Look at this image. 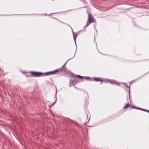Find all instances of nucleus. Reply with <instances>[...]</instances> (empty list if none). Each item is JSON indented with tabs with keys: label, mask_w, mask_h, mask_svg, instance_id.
<instances>
[{
	"label": "nucleus",
	"mask_w": 149,
	"mask_h": 149,
	"mask_svg": "<svg viewBox=\"0 0 149 149\" xmlns=\"http://www.w3.org/2000/svg\"><path fill=\"white\" fill-rule=\"evenodd\" d=\"M85 103L86 104H88V101H87L86 100H85Z\"/></svg>",
	"instance_id": "nucleus-21"
},
{
	"label": "nucleus",
	"mask_w": 149,
	"mask_h": 149,
	"mask_svg": "<svg viewBox=\"0 0 149 149\" xmlns=\"http://www.w3.org/2000/svg\"><path fill=\"white\" fill-rule=\"evenodd\" d=\"M93 80L95 81H100L101 82L100 84H102L103 81L102 79H100L98 78L95 77H94L93 78Z\"/></svg>",
	"instance_id": "nucleus-6"
},
{
	"label": "nucleus",
	"mask_w": 149,
	"mask_h": 149,
	"mask_svg": "<svg viewBox=\"0 0 149 149\" xmlns=\"http://www.w3.org/2000/svg\"><path fill=\"white\" fill-rule=\"evenodd\" d=\"M74 86V88H77V87H75Z\"/></svg>",
	"instance_id": "nucleus-27"
},
{
	"label": "nucleus",
	"mask_w": 149,
	"mask_h": 149,
	"mask_svg": "<svg viewBox=\"0 0 149 149\" xmlns=\"http://www.w3.org/2000/svg\"><path fill=\"white\" fill-rule=\"evenodd\" d=\"M91 15L90 13H89L88 14V19L87 21L89 22H90V23L93 22V19H92L91 17Z\"/></svg>",
	"instance_id": "nucleus-4"
},
{
	"label": "nucleus",
	"mask_w": 149,
	"mask_h": 149,
	"mask_svg": "<svg viewBox=\"0 0 149 149\" xmlns=\"http://www.w3.org/2000/svg\"><path fill=\"white\" fill-rule=\"evenodd\" d=\"M95 30H96V31H97V29H95Z\"/></svg>",
	"instance_id": "nucleus-29"
},
{
	"label": "nucleus",
	"mask_w": 149,
	"mask_h": 149,
	"mask_svg": "<svg viewBox=\"0 0 149 149\" xmlns=\"http://www.w3.org/2000/svg\"><path fill=\"white\" fill-rule=\"evenodd\" d=\"M56 94H57V91H56V93H55V97H56V100L57 99V98H56ZM56 102V101L54 102L52 104V105H53Z\"/></svg>",
	"instance_id": "nucleus-14"
},
{
	"label": "nucleus",
	"mask_w": 149,
	"mask_h": 149,
	"mask_svg": "<svg viewBox=\"0 0 149 149\" xmlns=\"http://www.w3.org/2000/svg\"><path fill=\"white\" fill-rule=\"evenodd\" d=\"M143 111H146V112H147L149 113V110H147L144 109L143 110Z\"/></svg>",
	"instance_id": "nucleus-16"
},
{
	"label": "nucleus",
	"mask_w": 149,
	"mask_h": 149,
	"mask_svg": "<svg viewBox=\"0 0 149 149\" xmlns=\"http://www.w3.org/2000/svg\"><path fill=\"white\" fill-rule=\"evenodd\" d=\"M84 77V78L86 79H89V80L90 81H93V80L91 78V79H90V78L89 77L85 76Z\"/></svg>",
	"instance_id": "nucleus-12"
},
{
	"label": "nucleus",
	"mask_w": 149,
	"mask_h": 149,
	"mask_svg": "<svg viewBox=\"0 0 149 149\" xmlns=\"http://www.w3.org/2000/svg\"><path fill=\"white\" fill-rule=\"evenodd\" d=\"M144 109H142V108H140V109L139 110H142V111H143V110Z\"/></svg>",
	"instance_id": "nucleus-25"
},
{
	"label": "nucleus",
	"mask_w": 149,
	"mask_h": 149,
	"mask_svg": "<svg viewBox=\"0 0 149 149\" xmlns=\"http://www.w3.org/2000/svg\"><path fill=\"white\" fill-rule=\"evenodd\" d=\"M52 18H54V19H56V20H59L57 18H56L55 17H52Z\"/></svg>",
	"instance_id": "nucleus-20"
},
{
	"label": "nucleus",
	"mask_w": 149,
	"mask_h": 149,
	"mask_svg": "<svg viewBox=\"0 0 149 149\" xmlns=\"http://www.w3.org/2000/svg\"><path fill=\"white\" fill-rule=\"evenodd\" d=\"M60 22H61V23H63V22H61V21H60Z\"/></svg>",
	"instance_id": "nucleus-28"
},
{
	"label": "nucleus",
	"mask_w": 149,
	"mask_h": 149,
	"mask_svg": "<svg viewBox=\"0 0 149 149\" xmlns=\"http://www.w3.org/2000/svg\"><path fill=\"white\" fill-rule=\"evenodd\" d=\"M85 92L86 93V94L87 95V96H88V93H87V92L86 91H85Z\"/></svg>",
	"instance_id": "nucleus-24"
},
{
	"label": "nucleus",
	"mask_w": 149,
	"mask_h": 149,
	"mask_svg": "<svg viewBox=\"0 0 149 149\" xmlns=\"http://www.w3.org/2000/svg\"><path fill=\"white\" fill-rule=\"evenodd\" d=\"M77 76V77L78 78H79L80 79H83V77L82 76H81L79 75H75L74 76V78L76 77Z\"/></svg>",
	"instance_id": "nucleus-9"
},
{
	"label": "nucleus",
	"mask_w": 149,
	"mask_h": 149,
	"mask_svg": "<svg viewBox=\"0 0 149 149\" xmlns=\"http://www.w3.org/2000/svg\"><path fill=\"white\" fill-rule=\"evenodd\" d=\"M136 109H139L140 108H139L138 107H136Z\"/></svg>",
	"instance_id": "nucleus-23"
},
{
	"label": "nucleus",
	"mask_w": 149,
	"mask_h": 149,
	"mask_svg": "<svg viewBox=\"0 0 149 149\" xmlns=\"http://www.w3.org/2000/svg\"><path fill=\"white\" fill-rule=\"evenodd\" d=\"M129 103H126V104H125V106L123 107V109H124L127 108L129 106Z\"/></svg>",
	"instance_id": "nucleus-10"
},
{
	"label": "nucleus",
	"mask_w": 149,
	"mask_h": 149,
	"mask_svg": "<svg viewBox=\"0 0 149 149\" xmlns=\"http://www.w3.org/2000/svg\"><path fill=\"white\" fill-rule=\"evenodd\" d=\"M56 13H51L49 15H51V14H56Z\"/></svg>",
	"instance_id": "nucleus-22"
},
{
	"label": "nucleus",
	"mask_w": 149,
	"mask_h": 149,
	"mask_svg": "<svg viewBox=\"0 0 149 149\" xmlns=\"http://www.w3.org/2000/svg\"><path fill=\"white\" fill-rule=\"evenodd\" d=\"M74 81L76 82L77 83L79 82V81H76L75 80H71L70 81V83H69V84H73V83H74Z\"/></svg>",
	"instance_id": "nucleus-8"
},
{
	"label": "nucleus",
	"mask_w": 149,
	"mask_h": 149,
	"mask_svg": "<svg viewBox=\"0 0 149 149\" xmlns=\"http://www.w3.org/2000/svg\"><path fill=\"white\" fill-rule=\"evenodd\" d=\"M109 83L113 84H116L117 85L120 86V83L118 82H116L114 80H112V79H109Z\"/></svg>",
	"instance_id": "nucleus-3"
},
{
	"label": "nucleus",
	"mask_w": 149,
	"mask_h": 149,
	"mask_svg": "<svg viewBox=\"0 0 149 149\" xmlns=\"http://www.w3.org/2000/svg\"><path fill=\"white\" fill-rule=\"evenodd\" d=\"M122 84H123L125 86V87L128 88V93H129V97L130 100V86H129L128 85H127L125 83L122 82Z\"/></svg>",
	"instance_id": "nucleus-5"
},
{
	"label": "nucleus",
	"mask_w": 149,
	"mask_h": 149,
	"mask_svg": "<svg viewBox=\"0 0 149 149\" xmlns=\"http://www.w3.org/2000/svg\"><path fill=\"white\" fill-rule=\"evenodd\" d=\"M75 56V53H74V56L71 58L69 59L59 69H57L56 70H55L54 71H50V74H54V73L56 72H58L60 74H62L64 72H65L66 71V68L65 67H64V66L66 64L67 61L71 59L72 58H73Z\"/></svg>",
	"instance_id": "nucleus-1"
},
{
	"label": "nucleus",
	"mask_w": 149,
	"mask_h": 149,
	"mask_svg": "<svg viewBox=\"0 0 149 149\" xmlns=\"http://www.w3.org/2000/svg\"><path fill=\"white\" fill-rule=\"evenodd\" d=\"M68 25L69 26H70V27H71V29H72V33H73V34H74V32H73V30H72V27L71 26H70V25H69V24H68Z\"/></svg>",
	"instance_id": "nucleus-18"
},
{
	"label": "nucleus",
	"mask_w": 149,
	"mask_h": 149,
	"mask_svg": "<svg viewBox=\"0 0 149 149\" xmlns=\"http://www.w3.org/2000/svg\"><path fill=\"white\" fill-rule=\"evenodd\" d=\"M109 79H107L104 81V82L105 83H109Z\"/></svg>",
	"instance_id": "nucleus-15"
},
{
	"label": "nucleus",
	"mask_w": 149,
	"mask_h": 149,
	"mask_svg": "<svg viewBox=\"0 0 149 149\" xmlns=\"http://www.w3.org/2000/svg\"><path fill=\"white\" fill-rule=\"evenodd\" d=\"M68 25L69 26H70V27H71V29H72V33H73V34H74V32H73V30H72V27L71 26H70V25H69V24H68Z\"/></svg>",
	"instance_id": "nucleus-17"
},
{
	"label": "nucleus",
	"mask_w": 149,
	"mask_h": 149,
	"mask_svg": "<svg viewBox=\"0 0 149 149\" xmlns=\"http://www.w3.org/2000/svg\"><path fill=\"white\" fill-rule=\"evenodd\" d=\"M90 24V22H88V21L86 23V24L85 26L84 27V28H85V27H86L88 26V25Z\"/></svg>",
	"instance_id": "nucleus-13"
},
{
	"label": "nucleus",
	"mask_w": 149,
	"mask_h": 149,
	"mask_svg": "<svg viewBox=\"0 0 149 149\" xmlns=\"http://www.w3.org/2000/svg\"><path fill=\"white\" fill-rule=\"evenodd\" d=\"M45 15L46 16L47 15V13H46L45 14Z\"/></svg>",
	"instance_id": "nucleus-26"
},
{
	"label": "nucleus",
	"mask_w": 149,
	"mask_h": 149,
	"mask_svg": "<svg viewBox=\"0 0 149 149\" xmlns=\"http://www.w3.org/2000/svg\"><path fill=\"white\" fill-rule=\"evenodd\" d=\"M30 73L33 77H42L43 74V72H30Z\"/></svg>",
	"instance_id": "nucleus-2"
},
{
	"label": "nucleus",
	"mask_w": 149,
	"mask_h": 149,
	"mask_svg": "<svg viewBox=\"0 0 149 149\" xmlns=\"http://www.w3.org/2000/svg\"><path fill=\"white\" fill-rule=\"evenodd\" d=\"M50 74V73L49 72H45V73L43 72V74L42 75V76H45L49 75Z\"/></svg>",
	"instance_id": "nucleus-7"
},
{
	"label": "nucleus",
	"mask_w": 149,
	"mask_h": 149,
	"mask_svg": "<svg viewBox=\"0 0 149 149\" xmlns=\"http://www.w3.org/2000/svg\"><path fill=\"white\" fill-rule=\"evenodd\" d=\"M131 109H132V108L136 109V107L133 106H131Z\"/></svg>",
	"instance_id": "nucleus-19"
},
{
	"label": "nucleus",
	"mask_w": 149,
	"mask_h": 149,
	"mask_svg": "<svg viewBox=\"0 0 149 149\" xmlns=\"http://www.w3.org/2000/svg\"><path fill=\"white\" fill-rule=\"evenodd\" d=\"M29 76H31V75H29Z\"/></svg>",
	"instance_id": "nucleus-30"
},
{
	"label": "nucleus",
	"mask_w": 149,
	"mask_h": 149,
	"mask_svg": "<svg viewBox=\"0 0 149 149\" xmlns=\"http://www.w3.org/2000/svg\"><path fill=\"white\" fill-rule=\"evenodd\" d=\"M77 36V35H76V36L75 37L74 36V34H73V39H74V41L75 42V45H76V46H77V45H76V40Z\"/></svg>",
	"instance_id": "nucleus-11"
}]
</instances>
